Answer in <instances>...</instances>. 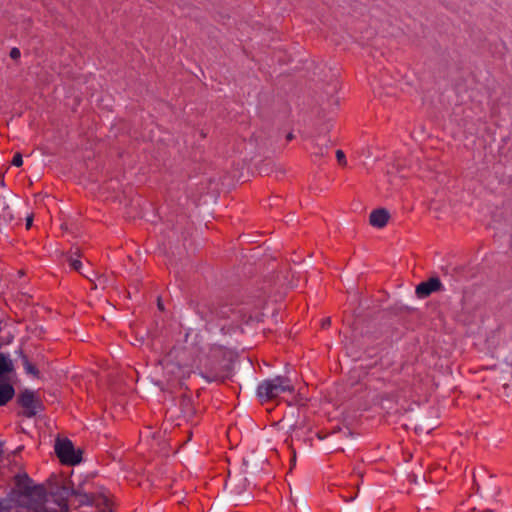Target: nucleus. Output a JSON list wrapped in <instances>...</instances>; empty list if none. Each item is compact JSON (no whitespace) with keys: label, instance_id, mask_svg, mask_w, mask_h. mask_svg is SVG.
Returning <instances> with one entry per match:
<instances>
[{"label":"nucleus","instance_id":"f257e3e1","mask_svg":"<svg viewBox=\"0 0 512 512\" xmlns=\"http://www.w3.org/2000/svg\"><path fill=\"white\" fill-rule=\"evenodd\" d=\"M15 487L8 499L0 501V512H56L45 506L46 489L43 485H34L27 473L14 476Z\"/></svg>","mask_w":512,"mask_h":512},{"label":"nucleus","instance_id":"f03ea898","mask_svg":"<svg viewBox=\"0 0 512 512\" xmlns=\"http://www.w3.org/2000/svg\"><path fill=\"white\" fill-rule=\"evenodd\" d=\"M259 306V303L251 302H242L238 304L233 302L229 304L211 303L201 305L198 311L201 317L207 321L220 318L232 319L235 322L249 324L252 321L258 320Z\"/></svg>","mask_w":512,"mask_h":512},{"label":"nucleus","instance_id":"7ed1b4c3","mask_svg":"<svg viewBox=\"0 0 512 512\" xmlns=\"http://www.w3.org/2000/svg\"><path fill=\"white\" fill-rule=\"evenodd\" d=\"M284 392H294V386L286 376L265 379L257 386V397L261 403L271 401Z\"/></svg>","mask_w":512,"mask_h":512},{"label":"nucleus","instance_id":"20e7f679","mask_svg":"<svg viewBox=\"0 0 512 512\" xmlns=\"http://www.w3.org/2000/svg\"><path fill=\"white\" fill-rule=\"evenodd\" d=\"M199 375L207 382H224L229 377L230 367L217 355L205 357L198 367Z\"/></svg>","mask_w":512,"mask_h":512},{"label":"nucleus","instance_id":"39448f33","mask_svg":"<svg viewBox=\"0 0 512 512\" xmlns=\"http://www.w3.org/2000/svg\"><path fill=\"white\" fill-rule=\"evenodd\" d=\"M55 453L62 464L77 465L82 461L81 450H75L74 445L69 439H57L55 443Z\"/></svg>","mask_w":512,"mask_h":512},{"label":"nucleus","instance_id":"423d86ee","mask_svg":"<svg viewBox=\"0 0 512 512\" xmlns=\"http://www.w3.org/2000/svg\"><path fill=\"white\" fill-rule=\"evenodd\" d=\"M18 404L24 408L23 416L32 418L37 414L38 409H43L42 403L35 397L31 390L23 391L17 398Z\"/></svg>","mask_w":512,"mask_h":512},{"label":"nucleus","instance_id":"0eeeda50","mask_svg":"<svg viewBox=\"0 0 512 512\" xmlns=\"http://www.w3.org/2000/svg\"><path fill=\"white\" fill-rule=\"evenodd\" d=\"M72 481L65 483H56L55 486L51 487L50 494L54 499H57L58 505L61 510L68 511L67 500L72 496L71 492Z\"/></svg>","mask_w":512,"mask_h":512},{"label":"nucleus","instance_id":"6e6552de","mask_svg":"<svg viewBox=\"0 0 512 512\" xmlns=\"http://www.w3.org/2000/svg\"><path fill=\"white\" fill-rule=\"evenodd\" d=\"M88 484L89 483L87 481L79 483L76 487H74L73 483L71 484L72 496H75L78 499V504L80 506H92L95 504L96 495L86 488Z\"/></svg>","mask_w":512,"mask_h":512},{"label":"nucleus","instance_id":"1a4fd4ad","mask_svg":"<svg viewBox=\"0 0 512 512\" xmlns=\"http://www.w3.org/2000/svg\"><path fill=\"white\" fill-rule=\"evenodd\" d=\"M443 285L438 277H431L416 286L415 294L418 298L424 299L434 292L442 291Z\"/></svg>","mask_w":512,"mask_h":512},{"label":"nucleus","instance_id":"9d476101","mask_svg":"<svg viewBox=\"0 0 512 512\" xmlns=\"http://www.w3.org/2000/svg\"><path fill=\"white\" fill-rule=\"evenodd\" d=\"M390 214L385 208L374 209L369 216V223L376 228H383L388 223Z\"/></svg>","mask_w":512,"mask_h":512},{"label":"nucleus","instance_id":"9b49d317","mask_svg":"<svg viewBox=\"0 0 512 512\" xmlns=\"http://www.w3.org/2000/svg\"><path fill=\"white\" fill-rule=\"evenodd\" d=\"M14 370L12 360L8 355L0 352V380H4L7 374H10Z\"/></svg>","mask_w":512,"mask_h":512},{"label":"nucleus","instance_id":"f8f14e48","mask_svg":"<svg viewBox=\"0 0 512 512\" xmlns=\"http://www.w3.org/2000/svg\"><path fill=\"white\" fill-rule=\"evenodd\" d=\"M18 354L21 358L22 365H23L25 372L27 374H30V375L36 377V378H39V376H40L39 370L37 369V367L34 364H32L29 361L27 355H25L21 349L18 351Z\"/></svg>","mask_w":512,"mask_h":512},{"label":"nucleus","instance_id":"ddd939ff","mask_svg":"<svg viewBox=\"0 0 512 512\" xmlns=\"http://www.w3.org/2000/svg\"><path fill=\"white\" fill-rule=\"evenodd\" d=\"M79 257H80V251H79V248H76L75 251H72V250L70 251V255L67 259L69 262V266L77 272H80V268L82 266V263L79 260Z\"/></svg>","mask_w":512,"mask_h":512},{"label":"nucleus","instance_id":"4468645a","mask_svg":"<svg viewBox=\"0 0 512 512\" xmlns=\"http://www.w3.org/2000/svg\"><path fill=\"white\" fill-rule=\"evenodd\" d=\"M180 406L185 416H192L194 414V408L190 398L184 397L180 402Z\"/></svg>","mask_w":512,"mask_h":512},{"label":"nucleus","instance_id":"2eb2a0df","mask_svg":"<svg viewBox=\"0 0 512 512\" xmlns=\"http://www.w3.org/2000/svg\"><path fill=\"white\" fill-rule=\"evenodd\" d=\"M336 158L341 166H345L347 164L346 156L342 150L339 149L336 151Z\"/></svg>","mask_w":512,"mask_h":512},{"label":"nucleus","instance_id":"dca6fc26","mask_svg":"<svg viewBox=\"0 0 512 512\" xmlns=\"http://www.w3.org/2000/svg\"><path fill=\"white\" fill-rule=\"evenodd\" d=\"M11 164H12L13 166H16V167H20V166H22V164H23V158H22L21 153H18V152H17V153H15V155H14V157H13V159H12Z\"/></svg>","mask_w":512,"mask_h":512},{"label":"nucleus","instance_id":"f3484780","mask_svg":"<svg viewBox=\"0 0 512 512\" xmlns=\"http://www.w3.org/2000/svg\"><path fill=\"white\" fill-rule=\"evenodd\" d=\"M9 56L11 57V59L13 60H18L21 56V52L19 50V48L17 47H13L11 50H10V53H9Z\"/></svg>","mask_w":512,"mask_h":512},{"label":"nucleus","instance_id":"a211bd4d","mask_svg":"<svg viewBox=\"0 0 512 512\" xmlns=\"http://www.w3.org/2000/svg\"><path fill=\"white\" fill-rule=\"evenodd\" d=\"M328 154V147L325 146V147H318V151H314V155L315 156H320V157H324L325 155Z\"/></svg>","mask_w":512,"mask_h":512},{"label":"nucleus","instance_id":"6ab92c4d","mask_svg":"<svg viewBox=\"0 0 512 512\" xmlns=\"http://www.w3.org/2000/svg\"><path fill=\"white\" fill-rule=\"evenodd\" d=\"M3 217L6 219L8 218L10 221L13 219V215L10 213L9 211V206H6L4 209H3Z\"/></svg>","mask_w":512,"mask_h":512},{"label":"nucleus","instance_id":"aec40b11","mask_svg":"<svg viewBox=\"0 0 512 512\" xmlns=\"http://www.w3.org/2000/svg\"><path fill=\"white\" fill-rule=\"evenodd\" d=\"M330 324H331V319H330L329 317L324 318V319L322 320V322H321V326H322L323 328L329 327V326H330Z\"/></svg>","mask_w":512,"mask_h":512},{"label":"nucleus","instance_id":"412c9836","mask_svg":"<svg viewBox=\"0 0 512 512\" xmlns=\"http://www.w3.org/2000/svg\"><path fill=\"white\" fill-rule=\"evenodd\" d=\"M33 218L32 216L27 217L26 219V227L29 229L32 226Z\"/></svg>","mask_w":512,"mask_h":512},{"label":"nucleus","instance_id":"4be33fe9","mask_svg":"<svg viewBox=\"0 0 512 512\" xmlns=\"http://www.w3.org/2000/svg\"><path fill=\"white\" fill-rule=\"evenodd\" d=\"M294 138V135L292 133H288L286 136L287 141H291Z\"/></svg>","mask_w":512,"mask_h":512},{"label":"nucleus","instance_id":"5701e85b","mask_svg":"<svg viewBox=\"0 0 512 512\" xmlns=\"http://www.w3.org/2000/svg\"><path fill=\"white\" fill-rule=\"evenodd\" d=\"M158 308H159L160 310H163V305H162V303H161L160 301H158Z\"/></svg>","mask_w":512,"mask_h":512},{"label":"nucleus","instance_id":"b1692460","mask_svg":"<svg viewBox=\"0 0 512 512\" xmlns=\"http://www.w3.org/2000/svg\"><path fill=\"white\" fill-rule=\"evenodd\" d=\"M0 185L4 186L5 183H4V180L2 179V181L0 182Z\"/></svg>","mask_w":512,"mask_h":512}]
</instances>
